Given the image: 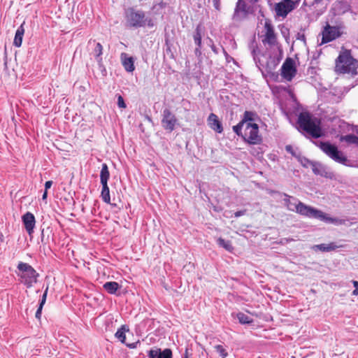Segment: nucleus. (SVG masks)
Segmentation results:
<instances>
[{"instance_id":"nucleus-1","label":"nucleus","mask_w":358,"mask_h":358,"mask_svg":"<svg viewBox=\"0 0 358 358\" xmlns=\"http://www.w3.org/2000/svg\"><path fill=\"white\" fill-rule=\"evenodd\" d=\"M124 16L126 27L131 29L148 27L152 28L155 24L150 17H148L145 11L129 7L124 10Z\"/></svg>"},{"instance_id":"nucleus-2","label":"nucleus","mask_w":358,"mask_h":358,"mask_svg":"<svg viewBox=\"0 0 358 358\" xmlns=\"http://www.w3.org/2000/svg\"><path fill=\"white\" fill-rule=\"evenodd\" d=\"M298 124L300 130L305 131L313 138H317L323 136L320 120L316 117H313L308 113H301L299 114Z\"/></svg>"},{"instance_id":"nucleus-3","label":"nucleus","mask_w":358,"mask_h":358,"mask_svg":"<svg viewBox=\"0 0 358 358\" xmlns=\"http://www.w3.org/2000/svg\"><path fill=\"white\" fill-rule=\"evenodd\" d=\"M315 144L324 154L334 162L347 166H352L350 160H349L347 157L338 149L336 145H333L329 142L322 141L317 142Z\"/></svg>"},{"instance_id":"nucleus-4","label":"nucleus","mask_w":358,"mask_h":358,"mask_svg":"<svg viewBox=\"0 0 358 358\" xmlns=\"http://www.w3.org/2000/svg\"><path fill=\"white\" fill-rule=\"evenodd\" d=\"M315 144L324 154L334 162L347 166H352L350 160H349L347 157L338 149L336 145H333L329 142L322 141L317 142Z\"/></svg>"},{"instance_id":"nucleus-5","label":"nucleus","mask_w":358,"mask_h":358,"mask_svg":"<svg viewBox=\"0 0 358 358\" xmlns=\"http://www.w3.org/2000/svg\"><path fill=\"white\" fill-rule=\"evenodd\" d=\"M252 55L256 66L262 71V73L264 72L268 74L273 73V71L279 64V60L275 59L274 57H271L266 58L264 55H261L259 51L256 49H253L252 51Z\"/></svg>"},{"instance_id":"nucleus-6","label":"nucleus","mask_w":358,"mask_h":358,"mask_svg":"<svg viewBox=\"0 0 358 358\" xmlns=\"http://www.w3.org/2000/svg\"><path fill=\"white\" fill-rule=\"evenodd\" d=\"M18 269L17 276L21 279V282L27 287H31L37 282L39 274L29 264L20 262L17 266Z\"/></svg>"},{"instance_id":"nucleus-7","label":"nucleus","mask_w":358,"mask_h":358,"mask_svg":"<svg viewBox=\"0 0 358 358\" xmlns=\"http://www.w3.org/2000/svg\"><path fill=\"white\" fill-rule=\"evenodd\" d=\"M278 193L284 196V205L287 208V210L292 212H296L302 216L307 217L311 207L310 206H308L303 203L297 198L289 196L286 193Z\"/></svg>"},{"instance_id":"nucleus-8","label":"nucleus","mask_w":358,"mask_h":358,"mask_svg":"<svg viewBox=\"0 0 358 358\" xmlns=\"http://www.w3.org/2000/svg\"><path fill=\"white\" fill-rule=\"evenodd\" d=\"M356 69V60L351 56L348 51L339 55L336 60L335 71L337 73H345Z\"/></svg>"},{"instance_id":"nucleus-9","label":"nucleus","mask_w":358,"mask_h":358,"mask_svg":"<svg viewBox=\"0 0 358 358\" xmlns=\"http://www.w3.org/2000/svg\"><path fill=\"white\" fill-rule=\"evenodd\" d=\"M242 137L250 144L257 145L261 143L262 137L259 134V127L256 123H246Z\"/></svg>"},{"instance_id":"nucleus-10","label":"nucleus","mask_w":358,"mask_h":358,"mask_svg":"<svg viewBox=\"0 0 358 358\" xmlns=\"http://www.w3.org/2000/svg\"><path fill=\"white\" fill-rule=\"evenodd\" d=\"M306 217L315 218L323 221L326 223H331L337 225L342 224L344 222L342 220L329 217L327 214L324 213L322 210L312 206L310 207Z\"/></svg>"},{"instance_id":"nucleus-11","label":"nucleus","mask_w":358,"mask_h":358,"mask_svg":"<svg viewBox=\"0 0 358 358\" xmlns=\"http://www.w3.org/2000/svg\"><path fill=\"white\" fill-rule=\"evenodd\" d=\"M161 123L165 130L171 132L178 124V120L176 115L169 108H165L162 112Z\"/></svg>"},{"instance_id":"nucleus-12","label":"nucleus","mask_w":358,"mask_h":358,"mask_svg":"<svg viewBox=\"0 0 358 358\" xmlns=\"http://www.w3.org/2000/svg\"><path fill=\"white\" fill-rule=\"evenodd\" d=\"M295 5L292 0H282L275 4V10L278 16L285 17L287 14L294 9Z\"/></svg>"},{"instance_id":"nucleus-13","label":"nucleus","mask_w":358,"mask_h":358,"mask_svg":"<svg viewBox=\"0 0 358 358\" xmlns=\"http://www.w3.org/2000/svg\"><path fill=\"white\" fill-rule=\"evenodd\" d=\"M341 35L339 28L327 24L322 31V43H327L335 40Z\"/></svg>"},{"instance_id":"nucleus-14","label":"nucleus","mask_w":358,"mask_h":358,"mask_svg":"<svg viewBox=\"0 0 358 358\" xmlns=\"http://www.w3.org/2000/svg\"><path fill=\"white\" fill-rule=\"evenodd\" d=\"M266 34L262 39V43L268 45L271 47L278 45L276 35L274 31L273 27L269 22H266L264 24Z\"/></svg>"},{"instance_id":"nucleus-15","label":"nucleus","mask_w":358,"mask_h":358,"mask_svg":"<svg viewBox=\"0 0 358 358\" xmlns=\"http://www.w3.org/2000/svg\"><path fill=\"white\" fill-rule=\"evenodd\" d=\"M282 76L287 81H291L295 76L296 70L292 59H287L281 68Z\"/></svg>"},{"instance_id":"nucleus-16","label":"nucleus","mask_w":358,"mask_h":358,"mask_svg":"<svg viewBox=\"0 0 358 358\" xmlns=\"http://www.w3.org/2000/svg\"><path fill=\"white\" fill-rule=\"evenodd\" d=\"M308 164H310L312 171L315 175L320 176L322 177L331 178L333 173L327 170V168L319 162H312L309 159H305Z\"/></svg>"},{"instance_id":"nucleus-17","label":"nucleus","mask_w":358,"mask_h":358,"mask_svg":"<svg viewBox=\"0 0 358 358\" xmlns=\"http://www.w3.org/2000/svg\"><path fill=\"white\" fill-rule=\"evenodd\" d=\"M22 221L27 232L31 236L34 233L36 224V219L34 214L31 212H27L22 215Z\"/></svg>"},{"instance_id":"nucleus-18","label":"nucleus","mask_w":358,"mask_h":358,"mask_svg":"<svg viewBox=\"0 0 358 358\" xmlns=\"http://www.w3.org/2000/svg\"><path fill=\"white\" fill-rule=\"evenodd\" d=\"M248 14L247 4L243 0H238L235 8L233 19L234 20H241L245 17Z\"/></svg>"},{"instance_id":"nucleus-19","label":"nucleus","mask_w":358,"mask_h":358,"mask_svg":"<svg viewBox=\"0 0 358 358\" xmlns=\"http://www.w3.org/2000/svg\"><path fill=\"white\" fill-rule=\"evenodd\" d=\"M207 122L209 127L216 133L221 134L223 131L222 122L215 114L210 113L208 117Z\"/></svg>"},{"instance_id":"nucleus-20","label":"nucleus","mask_w":358,"mask_h":358,"mask_svg":"<svg viewBox=\"0 0 358 358\" xmlns=\"http://www.w3.org/2000/svg\"><path fill=\"white\" fill-rule=\"evenodd\" d=\"M149 358H172V351L169 348L162 350L160 348L150 350L148 352Z\"/></svg>"},{"instance_id":"nucleus-21","label":"nucleus","mask_w":358,"mask_h":358,"mask_svg":"<svg viewBox=\"0 0 358 358\" xmlns=\"http://www.w3.org/2000/svg\"><path fill=\"white\" fill-rule=\"evenodd\" d=\"M120 59L122 66L127 72L131 73L134 71V60L132 57H129L127 53L122 52L120 55Z\"/></svg>"},{"instance_id":"nucleus-22","label":"nucleus","mask_w":358,"mask_h":358,"mask_svg":"<svg viewBox=\"0 0 358 358\" xmlns=\"http://www.w3.org/2000/svg\"><path fill=\"white\" fill-rule=\"evenodd\" d=\"M340 247L341 246L338 245L336 243L331 242L328 244L322 243V244L315 245L312 247V248L315 251L320 250L323 252H328L334 251Z\"/></svg>"},{"instance_id":"nucleus-23","label":"nucleus","mask_w":358,"mask_h":358,"mask_svg":"<svg viewBox=\"0 0 358 358\" xmlns=\"http://www.w3.org/2000/svg\"><path fill=\"white\" fill-rule=\"evenodd\" d=\"M24 22L17 29L13 40V45L20 48L22 45L23 36L24 34Z\"/></svg>"},{"instance_id":"nucleus-24","label":"nucleus","mask_w":358,"mask_h":358,"mask_svg":"<svg viewBox=\"0 0 358 358\" xmlns=\"http://www.w3.org/2000/svg\"><path fill=\"white\" fill-rule=\"evenodd\" d=\"M103 289L110 294H115L120 288V285L115 281L106 282L103 285Z\"/></svg>"},{"instance_id":"nucleus-25","label":"nucleus","mask_w":358,"mask_h":358,"mask_svg":"<svg viewBox=\"0 0 358 358\" xmlns=\"http://www.w3.org/2000/svg\"><path fill=\"white\" fill-rule=\"evenodd\" d=\"M101 185H102V190L101 192V196L102 200L108 204H110L112 206H115L116 204H113V203H110V189L108 186V183H103V184H101Z\"/></svg>"},{"instance_id":"nucleus-26","label":"nucleus","mask_w":358,"mask_h":358,"mask_svg":"<svg viewBox=\"0 0 358 358\" xmlns=\"http://www.w3.org/2000/svg\"><path fill=\"white\" fill-rule=\"evenodd\" d=\"M257 120H259V116L257 113L246 110L243 114V117L241 121L243 122L245 124H246V123L248 122L253 123L252 122H255Z\"/></svg>"},{"instance_id":"nucleus-27","label":"nucleus","mask_w":358,"mask_h":358,"mask_svg":"<svg viewBox=\"0 0 358 358\" xmlns=\"http://www.w3.org/2000/svg\"><path fill=\"white\" fill-rule=\"evenodd\" d=\"M48 291V286H47L46 289H45V292H44L43 294L42 295V297H41V299L40 300V302H39V305H38V309H37V310L36 312L35 317L38 320H40L41 317L42 309H43V306H44V304L45 303V301H46Z\"/></svg>"},{"instance_id":"nucleus-28","label":"nucleus","mask_w":358,"mask_h":358,"mask_svg":"<svg viewBox=\"0 0 358 358\" xmlns=\"http://www.w3.org/2000/svg\"><path fill=\"white\" fill-rule=\"evenodd\" d=\"M110 178V173L108 171V167L106 164H103L101 166V170L100 173V182L101 184L108 183V180Z\"/></svg>"},{"instance_id":"nucleus-29","label":"nucleus","mask_w":358,"mask_h":358,"mask_svg":"<svg viewBox=\"0 0 358 358\" xmlns=\"http://www.w3.org/2000/svg\"><path fill=\"white\" fill-rule=\"evenodd\" d=\"M227 346L223 343L215 345L214 346L215 351L222 358H226L228 356Z\"/></svg>"},{"instance_id":"nucleus-30","label":"nucleus","mask_w":358,"mask_h":358,"mask_svg":"<svg viewBox=\"0 0 358 358\" xmlns=\"http://www.w3.org/2000/svg\"><path fill=\"white\" fill-rule=\"evenodd\" d=\"M129 331V328L126 325H122L120 329H117L115 333V337L122 343H125V332Z\"/></svg>"},{"instance_id":"nucleus-31","label":"nucleus","mask_w":358,"mask_h":358,"mask_svg":"<svg viewBox=\"0 0 358 358\" xmlns=\"http://www.w3.org/2000/svg\"><path fill=\"white\" fill-rule=\"evenodd\" d=\"M217 243L220 247L224 248L227 251L231 252L234 250L231 243L229 240L219 238L217 240Z\"/></svg>"},{"instance_id":"nucleus-32","label":"nucleus","mask_w":358,"mask_h":358,"mask_svg":"<svg viewBox=\"0 0 358 358\" xmlns=\"http://www.w3.org/2000/svg\"><path fill=\"white\" fill-rule=\"evenodd\" d=\"M236 317L241 324H246L252 322V319L243 313H238Z\"/></svg>"},{"instance_id":"nucleus-33","label":"nucleus","mask_w":358,"mask_h":358,"mask_svg":"<svg viewBox=\"0 0 358 358\" xmlns=\"http://www.w3.org/2000/svg\"><path fill=\"white\" fill-rule=\"evenodd\" d=\"M200 27H201V24H199L196 27L195 33L194 34V42L199 47L201 46V34L200 31Z\"/></svg>"},{"instance_id":"nucleus-34","label":"nucleus","mask_w":358,"mask_h":358,"mask_svg":"<svg viewBox=\"0 0 358 358\" xmlns=\"http://www.w3.org/2000/svg\"><path fill=\"white\" fill-rule=\"evenodd\" d=\"M102 50H103V47H102L101 44L100 43H97L94 48V52L95 54V57L98 61L101 60V56L103 53Z\"/></svg>"},{"instance_id":"nucleus-35","label":"nucleus","mask_w":358,"mask_h":358,"mask_svg":"<svg viewBox=\"0 0 358 358\" xmlns=\"http://www.w3.org/2000/svg\"><path fill=\"white\" fill-rule=\"evenodd\" d=\"M347 143L358 145V137L353 134L346 135L343 138Z\"/></svg>"},{"instance_id":"nucleus-36","label":"nucleus","mask_w":358,"mask_h":358,"mask_svg":"<svg viewBox=\"0 0 358 358\" xmlns=\"http://www.w3.org/2000/svg\"><path fill=\"white\" fill-rule=\"evenodd\" d=\"M245 124L243 122L241 121L238 124L233 127V131L238 135V136H242L243 135L242 134V129L243 127Z\"/></svg>"},{"instance_id":"nucleus-37","label":"nucleus","mask_w":358,"mask_h":358,"mask_svg":"<svg viewBox=\"0 0 358 358\" xmlns=\"http://www.w3.org/2000/svg\"><path fill=\"white\" fill-rule=\"evenodd\" d=\"M117 106L121 108H125L127 107L124 99L121 95H118L117 96Z\"/></svg>"},{"instance_id":"nucleus-38","label":"nucleus","mask_w":358,"mask_h":358,"mask_svg":"<svg viewBox=\"0 0 358 358\" xmlns=\"http://www.w3.org/2000/svg\"><path fill=\"white\" fill-rule=\"evenodd\" d=\"M352 283L355 287V289L352 292V295L357 296V295H358V281L353 280Z\"/></svg>"},{"instance_id":"nucleus-39","label":"nucleus","mask_w":358,"mask_h":358,"mask_svg":"<svg viewBox=\"0 0 358 358\" xmlns=\"http://www.w3.org/2000/svg\"><path fill=\"white\" fill-rule=\"evenodd\" d=\"M245 213H246V210H238L234 213V217H241L242 215H244L245 214Z\"/></svg>"},{"instance_id":"nucleus-40","label":"nucleus","mask_w":358,"mask_h":358,"mask_svg":"<svg viewBox=\"0 0 358 358\" xmlns=\"http://www.w3.org/2000/svg\"><path fill=\"white\" fill-rule=\"evenodd\" d=\"M53 182L52 180L46 181L45 183V190H48L52 185Z\"/></svg>"},{"instance_id":"nucleus-41","label":"nucleus","mask_w":358,"mask_h":358,"mask_svg":"<svg viewBox=\"0 0 358 358\" xmlns=\"http://www.w3.org/2000/svg\"><path fill=\"white\" fill-rule=\"evenodd\" d=\"M285 150L287 152L291 153L293 156H295V153L293 151V148L291 145H286Z\"/></svg>"},{"instance_id":"nucleus-42","label":"nucleus","mask_w":358,"mask_h":358,"mask_svg":"<svg viewBox=\"0 0 358 358\" xmlns=\"http://www.w3.org/2000/svg\"><path fill=\"white\" fill-rule=\"evenodd\" d=\"M213 1L215 8L218 10L220 6L219 0H213Z\"/></svg>"},{"instance_id":"nucleus-43","label":"nucleus","mask_w":358,"mask_h":358,"mask_svg":"<svg viewBox=\"0 0 358 358\" xmlns=\"http://www.w3.org/2000/svg\"><path fill=\"white\" fill-rule=\"evenodd\" d=\"M305 159H307L306 158H304L303 160H301V164L303 166L308 167V166H310V164H308Z\"/></svg>"},{"instance_id":"nucleus-44","label":"nucleus","mask_w":358,"mask_h":358,"mask_svg":"<svg viewBox=\"0 0 358 358\" xmlns=\"http://www.w3.org/2000/svg\"><path fill=\"white\" fill-rule=\"evenodd\" d=\"M47 197H48V190H45L43 194V196H42V199L43 201H45V200H46Z\"/></svg>"},{"instance_id":"nucleus-45","label":"nucleus","mask_w":358,"mask_h":358,"mask_svg":"<svg viewBox=\"0 0 358 358\" xmlns=\"http://www.w3.org/2000/svg\"><path fill=\"white\" fill-rule=\"evenodd\" d=\"M297 38L299 40L303 41H305V40H306V37L303 34H302V35L299 34Z\"/></svg>"},{"instance_id":"nucleus-46","label":"nucleus","mask_w":358,"mask_h":358,"mask_svg":"<svg viewBox=\"0 0 358 358\" xmlns=\"http://www.w3.org/2000/svg\"><path fill=\"white\" fill-rule=\"evenodd\" d=\"M195 52H196V55L197 56H199H199H200V55L201 54V52L198 48H196V50H195Z\"/></svg>"},{"instance_id":"nucleus-47","label":"nucleus","mask_w":358,"mask_h":358,"mask_svg":"<svg viewBox=\"0 0 358 358\" xmlns=\"http://www.w3.org/2000/svg\"><path fill=\"white\" fill-rule=\"evenodd\" d=\"M127 345L130 348H135V344L134 343H131V344H127Z\"/></svg>"},{"instance_id":"nucleus-48","label":"nucleus","mask_w":358,"mask_h":358,"mask_svg":"<svg viewBox=\"0 0 358 358\" xmlns=\"http://www.w3.org/2000/svg\"><path fill=\"white\" fill-rule=\"evenodd\" d=\"M43 232H44V230H42V238H41L42 240L43 238Z\"/></svg>"},{"instance_id":"nucleus-49","label":"nucleus","mask_w":358,"mask_h":358,"mask_svg":"<svg viewBox=\"0 0 358 358\" xmlns=\"http://www.w3.org/2000/svg\"><path fill=\"white\" fill-rule=\"evenodd\" d=\"M199 192H201V187L199 186Z\"/></svg>"},{"instance_id":"nucleus-50","label":"nucleus","mask_w":358,"mask_h":358,"mask_svg":"<svg viewBox=\"0 0 358 358\" xmlns=\"http://www.w3.org/2000/svg\"><path fill=\"white\" fill-rule=\"evenodd\" d=\"M253 1H254V2H257V1H258L259 0H253Z\"/></svg>"},{"instance_id":"nucleus-51","label":"nucleus","mask_w":358,"mask_h":358,"mask_svg":"<svg viewBox=\"0 0 358 358\" xmlns=\"http://www.w3.org/2000/svg\"><path fill=\"white\" fill-rule=\"evenodd\" d=\"M186 358H187V357H186Z\"/></svg>"}]
</instances>
